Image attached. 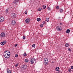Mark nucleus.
Here are the masks:
<instances>
[{
  "instance_id": "6",
  "label": "nucleus",
  "mask_w": 73,
  "mask_h": 73,
  "mask_svg": "<svg viewBox=\"0 0 73 73\" xmlns=\"http://www.w3.org/2000/svg\"><path fill=\"white\" fill-rule=\"evenodd\" d=\"M28 66L27 65H23L22 67V69H23V70H25L27 68Z\"/></svg>"
},
{
  "instance_id": "7",
  "label": "nucleus",
  "mask_w": 73,
  "mask_h": 73,
  "mask_svg": "<svg viewBox=\"0 0 73 73\" xmlns=\"http://www.w3.org/2000/svg\"><path fill=\"white\" fill-rule=\"evenodd\" d=\"M34 61H35V59H30L29 60L31 64H33L34 63Z\"/></svg>"
},
{
  "instance_id": "12",
  "label": "nucleus",
  "mask_w": 73,
  "mask_h": 73,
  "mask_svg": "<svg viewBox=\"0 0 73 73\" xmlns=\"http://www.w3.org/2000/svg\"><path fill=\"white\" fill-rule=\"evenodd\" d=\"M19 0H17L16 1H14L13 2V3H14L15 4H17V3H18L19 1Z\"/></svg>"
},
{
  "instance_id": "24",
  "label": "nucleus",
  "mask_w": 73,
  "mask_h": 73,
  "mask_svg": "<svg viewBox=\"0 0 73 73\" xmlns=\"http://www.w3.org/2000/svg\"><path fill=\"white\" fill-rule=\"evenodd\" d=\"M1 45H4V43L3 42H2L1 43Z\"/></svg>"
},
{
  "instance_id": "29",
  "label": "nucleus",
  "mask_w": 73,
  "mask_h": 73,
  "mask_svg": "<svg viewBox=\"0 0 73 73\" xmlns=\"http://www.w3.org/2000/svg\"><path fill=\"white\" fill-rule=\"evenodd\" d=\"M32 46L33 47V48H35V47L36 46V45H35V44H33L32 45Z\"/></svg>"
},
{
  "instance_id": "13",
  "label": "nucleus",
  "mask_w": 73,
  "mask_h": 73,
  "mask_svg": "<svg viewBox=\"0 0 73 73\" xmlns=\"http://www.w3.org/2000/svg\"><path fill=\"white\" fill-rule=\"evenodd\" d=\"M55 70L56 71H59V70H60V68L58 67H56V68Z\"/></svg>"
},
{
  "instance_id": "39",
  "label": "nucleus",
  "mask_w": 73,
  "mask_h": 73,
  "mask_svg": "<svg viewBox=\"0 0 73 73\" xmlns=\"http://www.w3.org/2000/svg\"><path fill=\"white\" fill-rule=\"evenodd\" d=\"M68 50H69V51H70V48H69L68 49Z\"/></svg>"
},
{
  "instance_id": "34",
  "label": "nucleus",
  "mask_w": 73,
  "mask_h": 73,
  "mask_svg": "<svg viewBox=\"0 0 73 73\" xmlns=\"http://www.w3.org/2000/svg\"><path fill=\"white\" fill-rule=\"evenodd\" d=\"M23 39H25V36H23Z\"/></svg>"
},
{
  "instance_id": "22",
  "label": "nucleus",
  "mask_w": 73,
  "mask_h": 73,
  "mask_svg": "<svg viewBox=\"0 0 73 73\" xmlns=\"http://www.w3.org/2000/svg\"><path fill=\"white\" fill-rule=\"evenodd\" d=\"M68 71L69 72H70V73H71L72 72V70L71 68H69L68 70Z\"/></svg>"
},
{
  "instance_id": "35",
  "label": "nucleus",
  "mask_w": 73,
  "mask_h": 73,
  "mask_svg": "<svg viewBox=\"0 0 73 73\" xmlns=\"http://www.w3.org/2000/svg\"><path fill=\"white\" fill-rule=\"evenodd\" d=\"M42 23L43 24H45V22L44 21L42 22Z\"/></svg>"
},
{
  "instance_id": "38",
  "label": "nucleus",
  "mask_w": 73,
  "mask_h": 73,
  "mask_svg": "<svg viewBox=\"0 0 73 73\" xmlns=\"http://www.w3.org/2000/svg\"><path fill=\"white\" fill-rule=\"evenodd\" d=\"M40 27H43V25H40Z\"/></svg>"
},
{
  "instance_id": "5",
  "label": "nucleus",
  "mask_w": 73,
  "mask_h": 73,
  "mask_svg": "<svg viewBox=\"0 0 73 73\" xmlns=\"http://www.w3.org/2000/svg\"><path fill=\"white\" fill-rule=\"evenodd\" d=\"M56 29L58 31H61L62 30V27L60 26H57Z\"/></svg>"
},
{
  "instance_id": "11",
  "label": "nucleus",
  "mask_w": 73,
  "mask_h": 73,
  "mask_svg": "<svg viewBox=\"0 0 73 73\" xmlns=\"http://www.w3.org/2000/svg\"><path fill=\"white\" fill-rule=\"evenodd\" d=\"M4 53H6V54H9L10 53V52L8 50L5 51L4 52Z\"/></svg>"
},
{
  "instance_id": "21",
  "label": "nucleus",
  "mask_w": 73,
  "mask_h": 73,
  "mask_svg": "<svg viewBox=\"0 0 73 73\" xmlns=\"http://www.w3.org/2000/svg\"><path fill=\"white\" fill-rule=\"evenodd\" d=\"M43 8L44 9H45L46 8V6L45 5H43L42 6Z\"/></svg>"
},
{
  "instance_id": "28",
  "label": "nucleus",
  "mask_w": 73,
  "mask_h": 73,
  "mask_svg": "<svg viewBox=\"0 0 73 73\" xmlns=\"http://www.w3.org/2000/svg\"><path fill=\"white\" fill-rule=\"evenodd\" d=\"M19 63H17L15 65V66H16V67H17V66H19Z\"/></svg>"
},
{
  "instance_id": "33",
  "label": "nucleus",
  "mask_w": 73,
  "mask_h": 73,
  "mask_svg": "<svg viewBox=\"0 0 73 73\" xmlns=\"http://www.w3.org/2000/svg\"><path fill=\"white\" fill-rule=\"evenodd\" d=\"M48 9L49 10H50L51 9L50 8V7H49L48 8Z\"/></svg>"
},
{
  "instance_id": "26",
  "label": "nucleus",
  "mask_w": 73,
  "mask_h": 73,
  "mask_svg": "<svg viewBox=\"0 0 73 73\" xmlns=\"http://www.w3.org/2000/svg\"><path fill=\"white\" fill-rule=\"evenodd\" d=\"M3 43H4V44H6V43H7V41L6 40H3Z\"/></svg>"
},
{
  "instance_id": "1",
  "label": "nucleus",
  "mask_w": 73,
  "mask_h": 73,
  "mask_svg": "<svg viewBox=\"0 0 73 73\" xmlns=\"http://www.w3.org/2000/svg\"><path fill=\"white\" fill-rule=\"evenodd\" d=\"M10 53H9V54L4 53V56L6 58H9L10 57Z\"/></svg>"
},
{
  "instance_id": "37",
  "label": "nucleus",
  "mask_w": 73,
  "mask_h": 73,
  "mask_svg": "<svg viewBox=\"0 0 73 73\" xmlns=\"http://www.w3.org/2000/svg\"><path fill=\"white\" fill-rule=\"evenodd\" d=\"M17 46V44H16L14 46L16 47Z\"/></svg>"
},
{
  "instance_id": "17",
  "label": "nucleus",
  "mask_w": 73,
  "mask_h": 73,
  "mask_svg": "<svg viewBox=\"0 0 73 73\" xmlns=\"http://www.w3.org/2000/svg\"><path fill=\"white\" fill-rule=\"evenodd\" d=\"M8 9H6V11H5V12L6 13H8L9 12V11L8 10Z\"/></svg>"
},
{
  "instance_id": "3",
  "label": "nucleus",
  "mask_w": 73,
  "mask_h": 73,
  "mask_svg": "<svg viewBox=\"0 0 73 73\" xmlns=\"http://www.w3.org/2000/svg\"><path fill=\"white\" fill-rule=\"evenodd\" d=\"M5 36V33L4 32H2L0 34V37L1 38H4Z\"/></svg>"
},
{
  "instance_id": "25",
  "label": "nucleus",
  "mask_w": 73,
  "mask_h": 73,
  "mask_svg": "<svg viewBox=\"0 0 73 73\" xmlns=\"http://www.w3.org/2000/svg\"><path fill=\"white\" fill-rule=\"evenodd\" d=\"M62 11H63L62 9H60V13H62Z\"/></svg>"
},
{
  "instance_id": "18",
  "label": "nucleus",
  "mask_w": 73,
  "mask_h": 73,
  "mask_svg": "<svg viewBox=\"0 0 73 73\" xmlns=\"http://www.w3.org/2000/svg\"><path fill=\"white\" fill-rule=\"evenodd\" d=\"M69 32H70V30L67 29L66 31V33H69Z\"/></svg>"
},
{
  "instance_id": "8",
  "label": "nucleus",
  "mask_w": 73,
  "mask_h": 73,
  "mask_svg": "<svg viewBox=\"0 0 73 73\" xmlns=\"http://www.w3.org/2000/svg\"><path fill=\"white\" fill-rule=\"evenodd\" d=\"M4 20V18L3 17H0V22H3Z\"/></svg>"
},
{
  "instance_id": "2",
  "label": "nucleus",
  "mask_w": 73,
  "mask_h": 73,
  "mask_svg": "<svg viewBox=\"0 0 73 73\" xmlns=\"http://www.w3.org/2000/svg\"><path fill=\"white\" fill-rule=\"evenodd\" d=\"M44 62L45 65H48V60L46 58H44Z\"/></svg>"
},
{
  "instance_id": "30",
  "label": "nucleus",
  "mask_w": 73,
  "mask_h": 73,
  "mask_svg": "<svg viewBox=\"0 0 73 73\" xmlns=\"http://www.w3.org/2000/svg\"><path fill=\"white\" fill-rule=\"evenodd\" d=\"M59 8H60V6H57L56 7V9H59Z\"/></svg>"
},
{
  "instance_id": "42",
  "label": "nucleus",
  "mask_w": 73,
  "mask_h": 73,
  "mask_svg": "<svg viewBox=\"0 0 73 73\" xmlns=\"http://www.w3.org/2000/svg\"><path fill=\"white\" fill-rule=\"evenodd\" d=\"M58 19H60V17H59Z\"/></svg>"
},
{
  "instance_id": "36",
  "label": "nucleus",
  "mask_w": 73,
  "mask_h": 73,
  "mask_svg": "<svg viewBox=\"0 0 73 73\" xmlns=\"http://www.w3.org/2000/svg\"><path fill=\"white\" fill-rule=\"evenodd\" d=\"M71 69H73V66H71Z\"/></svg>"
},
{
  "instance_id": "14",
  "label": "nucleus",
  "mask_w": 73,
  "mask_h": 73,
  "mask_svg": "<svg viewBox=\"0 0 73 73\" xmlns=\"http://www.w3.org/2000/svg\"><path fill=\"white\" fill-rule=\"evenodd\" d=\"M25 61L26 62H29V60L28 59H26L25 60Z\"/></svg>"
},
{
  "instance_id": "27",
  "label": "nucleus",
  "mask_w": 73,
  "mask_h": 73,
  "mask_svg": "<svg viewBox=\"0 0 73 73\" xmlns=\"http://www.w3.org/2000/svg\"><path fill=\"white\" fill-rule=\"evenodd\" d=\"M18 56H19V55H18L17 54H16L15 55V57H18Z\"/></svg>"
},
{
  "instance_id": "9",
  "label": "nucleus",
  "mask_w": 73,
  "mask_h": 73,
  "mask_svg": "<svg viewBox=\"0 0 73 73\" xmlns=\"http://www.w3.org/2000/svg\"><path fill=\"white\" fill-rule=\"evenodd\" d=\"M30 20H31V19L30 18L27 19L25 20V21L26 23H29L30 22Z\"/></svg>"
},
{
  "instance_id": "20",
  "label": "nucleus",
  "mask_w": 73,
  "mask_h": 73,
  "mask_svg": "<svg viewBox=\"0 0 73 73\" xmlns=\"http://www.w3.org/2000/svg\"><path fill=\"white\" fill-rule=\"evenodd\" d=\"M42 9V8H38V11H41Z\"/></svg>"
},
{
  "instance_id": "4",
  "label": "nucleus",
  "mask_w": 73,
  "mask_h": 73,
  "mask_svg": "<svg viewBox=\"0 0 73 73\" xmlns=\"http://www.w3.org/2000/svg\"><path fill=\"white\" fill-rule=\"evenodd\" d=\"M16 21L15 20H13L11 22V25L12 26H15L16 25Z\"/></svg>"
},
{
  "instance_id": "32",
  "label": "nucleus",
  "mask_w": 73,
  "mask_h": 73,
  "mask_svg": "<svg viewBox=\"0 0 73 73\" xmlns=\"http://www.w3.org/2000/svg\"><path fill=\"white\" fill-rule=\"evenodd\" d=\"M27 13H28V11H25V14H27Z\"/></svg>"
},
{
  "instance_id": "19",
  "label": "nucleus",
  "mask_w": 73,
  "mask_h": 73,
  "mask_svg": "<svg viewBox=\"0 0 73 73\" xmlns=\"http://www.w3.org/2000/svg\"><path fill=\"white\" fill-rule=\"evenodd\" d=\"M41 20V19L40 18H38L37 19V20L38 21H40Z\"/></svg>"
},
{
  "instance_id": "31",
  "label": "nucleus",
  "mask_w": 73,
  "mask_h": 73,
  "mask_svg": "<svg viewBox=\"0 0 73 73\" xmlns=\"http://www.w3.org/2000/svg\"><path fill=\"white\" fill-rule=\"evenodd\" d=\"M24 56L25 57H26V56H27V55L26 54V53H25L24 54Z\"/></svg>"
},
{
  "instance_id": "10",
  "label": "nucleus",
  "mask_w": 73,
  "mask_h": 73,
  "mask_svg": "<svg viewBox=\"0 0 73 73\" xmlns=\"http://www.w3.org/2000/svg\"><path fill=\"white\" fill-rule=\"evenodd\" d=\"M11 16L12 17H13L14 18H15L16 17V15H15V13H13L11 15Z\"/></svg>"
},
{
  "instance_id": "15",
  "label": "nucleus",
  "mask_w": 73,
  "mask_h": 73,
  "mask_svg": "<svg viewBox=\"0 0 73 73\" xmlns=\"http://www.w3.org/2000/svg\"><path fill=\"white\" fill-rule=\"evenodd\" d=\"M7 73H11V71L9 70H7Z\"/></svg>"
},
{
  "instance_id": "23",
  "label": "nucleus",
  "mask_w": 73,
  "mask_h": 73,
  "mask_svg": "<svg viewBox=\"0 0 73 73\" xmlns=\"http://www.w3.org/2000/svg\"><path fill=\"white\" fill-rule=\"evenodd\" d=\"M65 46L66 47H68V46H69V44H68V43L66 44H65Z\"/></svg>"
},
{
  "instance_id": "16",
  "label": "nucleus",
  "mask_w": 73,
  "mask_h": 73,
  "mask_svg": "<svg viewBox=\"0 0 73 73\" xmlns=\"http://www.w3.org/2000/svg\"><path fill=\"white\" fill-rule=\"evenodd\" d=\"M49 21V18H46L45 20V21L46 23L48 22Z\"/></svg>"
},
{
  "instance_id": "40",
  "label": "nucleus",
  "mask_w": 73,
  "mask_h": 73,
  "mask_svg": "<svg viewBox=\"0 0 73 73\" xmlns=\"http://www.w3.org/2000/svg\"><path fill=\"white\" fill-rule=\"evenodd\" d=\"M60 25H62V23H60Z\"/></svg>"
},
{
  "instance_id": "41",
  "label": "nucleus",
  "mask_w": 73,
  "mask_h": 73,
  "mask_svg": "<svg viewBox=\"0 0 73 73\" xmlns=\"http://www.w3.org/2000/svg\"><path fill=\"white\" fill-rule=\"evenodd\" d=\"M52 63H54V62H52Z\"/></svg>"
}]
</instances>
